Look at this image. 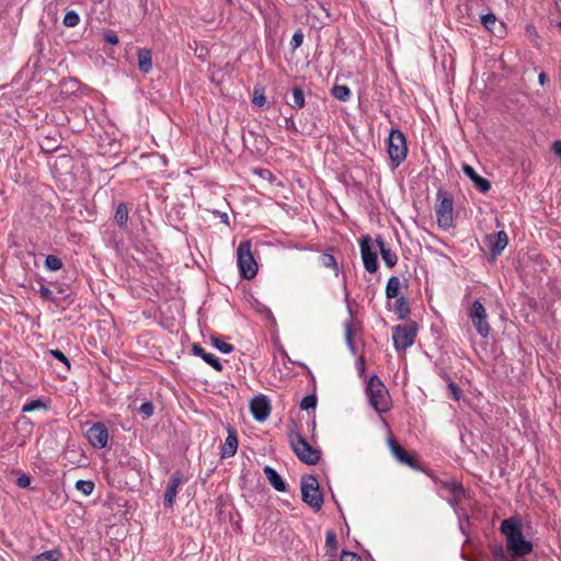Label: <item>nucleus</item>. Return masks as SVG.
Wrapping results in <instances>:
<instances>
[{
  "mask_svg": "<svg viewBox=\"0 0 561 561\" xmlns=\"http://www.w3.org/2000/svg\"><path fill=\"white\" fill-rule=\"evenodd\" d=\"M399 462L409 466L413 470H421L416 459L413 456H411L408 451Z\"/></svg>",
  "mask_w": 561,
  "mask_h": 561,
  "instance_id": "obj_48",
  "label": "nucleus"
},
{
  "mask_svg": "<svg viewBox=\"0 0 561 561\" xmlns=\"http://www.w3.org/2000/svg\"><path fill=\"white\" fill-rule=\"evenodd\" d=\"M227 433L228 436L226 437V440L220 450L221 458H230L234 456L238 449L239 442L237 431L232 426L228 425Z\"/></svg>",
  "mask_w": 561,
  "mask_h": 561,
  "instance_id": "obj_16",
  "label": "nucleus"
},
{
  "mask_svg": "<svg viewBox=\"0 0 561 561\" xmlns=\"http://www.w3.org/2000/svg\"><path fill=\"white\" fill-rule=\"evenodd\" d=\"M387 144H388L389 158H390L391 162L393 163V165L397 168L407 158V154H408L407 138L400 129L392 128L389 133Z\"/></svg>",
  "mask_w": 561,
  "mask_h": 561,
  "instance_id": "obj_5",
  "label": "nucleus"
},
{
  "mask_svg": "<svg viewBox=\"0 0 561 561\" xmlns=\"http://www.w3.org/2000/svg\"><path fill=\"white\" fill-rule=\"evenodd\" d=\"M38 293L42 298H44L47 301H54L55 297L53 295V291L45 285H41Z\"/></svg>",
  "mask_w": 561,
  "mask_h": 561,
  "instance_id": "obj_51",
  "label": "nucleus"
},
{
  "mask_svg": "<svg viewBox=\"0 0 561 561\" xmlns=\"http://www.w3.org/2000/svg\"><path fill=\"white\" fill-rule=\"evenodd\" d=\"M128 207L125 203H119L116 207L114 220L119 228H125L128 221Z\"/></svg>",
  "mask_w": 561,
  "mask_h": 561,
  "instance_id": "obj_26",
  "label": "nucleus"
},
{
  "mask_svg": "<svg viewBox=\"0 0 561 561\" xmlns=\"http://www.w3.org/2000/svg\"><path fill=\"white\" fill-rule=\"evenodd\" d=\"M419 325L415 321L396 325L392 329L393 346L397 351H404L415 342Z\"/></svg>",
  "mask_w": 561,
  "mask_h": 561,
  "instance_id": "obj_7",
  "label": "nucleus"
},
{
  "mask_svg": "<svg viewBox=\"0 0 561 561\" xmlns=\"http://www.w3.org/2000/svg\"><path fill=\"white\" fill-rule=\"evenodd\" d=\"M184 482V477L181 471H175L168 483L164 497H163V504L168 508H172L175 503V497L178 494L179 486Z\"/></svg>",
  "mask_w": 561,
  "mask_h": 561,
  "instance_id": "obj_15",
  "label": "nucleus"
},
{
  "mask_svg": "<svg viewBox=\"0 0 561 561\" xmlns=\"http://www.w3.org/2000/svg\"><path fill=\"white\" fill-rule=\"evenodd\" d=\"M481 23L489 32H491L493 35L497 37H503V35L505 34L504 23L497 21L495 14L493 13L482 15Z\"/></svg>",
  "mask_w": 561,
  "mask_h": 561,
  "instance_id": "obj_20",
  "label": "nucleus"
},
{
  "mask_svg": "<svg viewBox=\"0 0 561 561\" xmlns=\"http://www.w3.org/2000/svg\"><path fill=\"white\" fill-rule=\"evenodd\" d=\"M359 249L365 270L368 273H376L378 271V257L373 250V239L369 234L360 237Z\"/></svg>",
  "mask_w": 561,
  "mask_h": 561,
  "instance_id": "obj_10",
  "label": "nucleus"
},
{
  "mask_svg": "<svg viewBox=\"0 0 561 561\" xmlns=\"http://www.w3.org/2000/svg\"><path fill=\"white\" fill-rule=\"evenodd\" d=\"M46 408H47V405L43 399H35V400H31L27 403H25L22 408V411L25 413V412H33V411L39 410V409H46Z\"/></svg>",
  "mask_w": 561,
  "mask_h": 561,
  "instance_id": "obj_36",
  "label": "nucleus"
},
{
  "mask_svg": "<svg viewBox=\"0 0 561 561\" xmlns=\"http://www.w3.org/2000/svg\"><path fill=\"white\" fill-rule=\"evenodd\" d=\"M211 344L216 350H218L219 352H221L224 354H229L233 351V346L231 344H229L216 336L211 337Z\"/></svg>",
  "mask_w": 561,
  "mask_h": 561,
  "instance_id": "obj_35",
  "label": "nucleus"
},
{
  "mask_svg": "<svg viewBox=\"0 0 561 561\" xmlns=\"http://www.w3.org/2000/svg\"><path fill=\"white\" fill-rule=\"evenodd\" d=\"M286 127H287V129H289L290 131H293L295 134L298 133L296 124H295V122H294V119L291 117L286 118Z\"/></svg>",
  "mask_w": 561,
  "mask_h": 561,
  "instance_id": "obj_54",
  "label": "nucleus"
},
{
  "mask_svg": "<svg viewBox=\"0 0 561 561\" xmlns=\"http://www.w3.org/2000/svg\"><path fill=\"white\" fill-rule=\"evenodd\" d=\"M138 68L142 73H149L152 69V54L150 49H138Z\"/></svg>",
  "mask_w": 561,
  "mask_h": 561,
  "instance_id": "obj_22",
  "label": "nucleus"
},
{
  "mask_svg": "<svg viewBox=\"0 0 561 561\" xmlns=\"http://www.w3.org/2000/svg\"><path fill=\"white\" fill-rule=\"evenodd\" d=\"M334 251L333 248H330L329 250H327L325 252H323L320 256H319V263L323 266V267H327V268H333L334 272H335V275L337 276L339 275V266H337V262L334 257V255L332 254V252Z\"/></svg>",
  "mask_w": 561,
  "mask_h": 561,
  "instance_id": "obj_24",
  "label": "nucleus"
},
{
  "mask_svg": "<svg viewBox=\"0 0 561 561\" xmlns=\"http://www.w3.org/2000/svg\"><path fill=\"white\" fill-rule=\"evenodd\" d=\"M138 411L144 419H149L150 416L153 415L154 405L152 402L146 401L139 407Z\"/></svg>",
  "mask_w": 561,
  "mask_h": 561,
  "instance_id": "obj_42",
  "label": "nucleus"
},
{
  "mask_svg": "<svg viewBox=\"0 0 561 561\" xmlns=\"http://www.w3.org/2000/svg\"><path fill=\"white\" fill-rule=\"evenodd\" d=\"M399 462L409 466L413 470H421L416 459L413 456H411L408 451Z\"/></svg>",
  "mask_w": 561,
  "mask_h": 561,
  "instance_id": "obj_47",
  "label": "nucleus"
},
{
  "mask_svg": "<svg viewBox=\"0 0 561 561\" xmlns=\"http://www.w3.org/2000/svg\"><path fill=\"white\" fill-rule=\"evenodd\" d=\"M538 79H539L540 85H543L547 80V75L545 72H541V73H539Z\"/></svg>",
  "mask_w": 561,
  "mask_h": 561,
  "instance_id": "obj_56",
  "label": "nucleus"
},
{
  "mask_svg": "<svg viewBox=\"0 0 561 561\" xmlns=\"http://www.w3.org/2000/svg\"><path fill=\"white\" fill-rule=\"evenodd\" d=\"M104 41L110 45H117L119 38L113 30H106L103 34Z\"/></svg>",
  "mask_w": 561,
  "mask_h": 561,
  "instance_id": "obj_50",
  "label": "nucleus"
},
{
  "mask_svg": "<svg viewBox=\"0 0 561 561\" xmlns=\"http://www.w3.org/2000/svg\"><path fill=\"white\" fill-rule=\"evenodd\" d=\"M263 472L270 482V484L278 492H286L287 491V484L282 479V477L278 474V472L272 468L271 466H265L263 468Z\"/></svg>",
  "mask_w": 561,
  "mask_h": 561,
  "instance_id": "obj_21",
  "label": "nucleus"
},
{
  "mask_svg": "<svg viewBox=\"0 0 561 561\" xmlns=\"http://www.w3.org/2000/svg\"><path fill=\"white\" fill-rule=\"evenodd\" d=\"M448 390H449V396L453 400L459 401L461 399L462 391L457 383L449 381Z\"/></svg>",
  "mask_w": 561,
  "mask_h": 561,
  "instance_id": "obj_46",
  "label": "nucleus"
},
{
  "mask_svg": "<svg viewBox=\"0 0 561 561\" xmlns=\"http://www.w3.org/2000/svg\"><path fill=\"white\" fill-rule=\"evenodd\" d=\"M491 553L494 561H511L513 559L510 553L507 554L502 545H493Z\"/></svg>",
  "mask_w": 561,
  "mask_h": 561,
  "instance_id": "obj_31",
  "label": "nucleus"
},
{
  "mask_svg": "<svg viewBox=\"0 0 561 561\" xmlns=\"http://www.w3.org/2000/svg\"><path fill=\"white\" fill-rule=\"evenodd\" d=\"M462 172L474 183L476 187L481 193H486L490 191V188H491L490 181L488 179L479 175L471 165L463 164Z\"/></svg>",
  "mask_w": 561,
  "mask_h": 561,
  "instance_id": "obj_19",
  "label": "nucleus"
},
{
  "mask_svg": "<svg viewBox=\"0 0 561 561\" xmlns=\"http://www.w3.org/2000/svg\"><path fill=\"white\" fill-rule=\"evenodd\" d=\"M242 141H243V145L247 146V139L244 136L242 137Z\"/></svg>",
  "mask_w": 561,
  "mask_h": 561,
  "instance_id": "obj_62",
  "label": "nucleus"
},
{
  "mask_svg": "<svg viewBox=\"0 0 561 561\" xmlns=\"http://www.w3.org/2000/svg\"><path fill=\"white\" fill-rule=\"evenodd\" d=\"M45 266L49 271H58L62 267V262L58 256L49 254L45 259Z\"/></svg>",
  "mask_w": 561,
  "mask_h": 561,
  "instance_id": "obj_38",
  "label": "nucleus"
},
{
  "mask_svg": "<svg viewBox=\"0 0 561 561\" xmlns=\"http://www.w3.org/2000/svg\"><path fill=\"white\" fill-rule=\"evenodd\" d=\"M55 142H56V140L53 138H49V137L45 138V140H43L39 145L42 151L48 152V153L55 152L58 149V146Z\"/></svg>",
  "mask_w": 561,
  "mask_h": 561,
  "instance_id": "obj_43",
  "label": "nucleus"
},
{
  "mask_svg": "<svg viewBox=\"0 0 561 561\" xmlns=\"http://www.w3.org/2000/svg\"><path fill=\"white\" fill-rule=\"evenodd\" d=\"M251 241L240 242L237 249L238 267L240 275L245 279H252L257 273V264L251 252Z\"/></svg>",
  "mask_w": 561,
  "mask_h": 561,
  "instance_id": "obj_6",
  "label": "nucleus"
},
{
  "mask_svg": "<svg viewBox=\"0 0 561 561\" xmlns=\"http://www.w3.org/2000/svg\"><path fill=\"white\" fill-rule=\"evenodd\" d=\"M301 500L316 512L323 505V494L320 490L319 481L316 476L305 474L300 481Z\"/></svg>",
  "mask_w": 561,
  "mask_h": 561,
  "instance_id": "obj_3",
  "label": "nucleus"
},
{
  "mask_svg": "<svg viewBox=\"0 0 561 561\" xmlns=\"http://www.w3.org/2000/svg\"><path fill=\"white\" fill-rule=\"evenodd\" d=\"M54 286H55V288H57L59 294H65L66 290L64 289V287L60 284L55 283Z\"/></svg>",
  "mask_w": 561,
  "mask_h": 561,
  "instance_id": "obj_58",
  "label": "nucleus"
},
{
  "mask_svg": "<svg viewBox=\"0 0 561 561\" xmlns=\"http://www.w3.org/2000/svg\"><path fill=\"white\" fill-rule=\"evenodd\" d=\"M250 411L257 422H264L271 413V402L265 394L255 396L250 402Z\"/></svg>",
  "mask_w": 561,
  "mask_h": 561,
  "instance_id": "obj_13",
  "label": "nucleus"
},
{
  "mask_svg": "<svg viewBox=\"0 0 561 561\" xmlns=\"http://www.w3.org/2000/svg\"><path fill=\"white\" fill-rule=\"evenodd\" d=\"M79 23H80V15L75 10H70V11L66 12L64 20H62V24L65 26L75 27Z\"/></svg>",
  "mask_w": 561,
  "mask_h": 561,
  "instance_id": "obj_33",
  "label": "nucleus"
},
{
  "mask_svg": "<svg viewBox=\"0 0 561 561\" xmlns=\"http://www.w3.org/2000/svg\"><path fill=\"white\" fill-rule=\"evenodd\" d=\"M256 173H259L261 176H263V175H264V173H268V174L271 175V172H270V171H267V170H264V169H262V170H260V171H256Z\"/></svg>",
  "mask_w": 561,
  "mask_h": 561,
  "instance_id": "obj_59",
  "label": "nucleus"
},
{
  "mask_svg": "<svg viewBox=\"0 0 561 561\" xmlns=\"http://www.w3.org/2000/svg\"><path fill=\"white\" fill-rule=\"evenodd\" d=\"M356 364H357L359 374L362 375L365 370V358L363 356H359Z\"/></svg>",
  "mask_w": 561,
  "mask_h": 561,
  "instance_id": "obj_55",
  "label": "nucleus"
},
{
  "mask_svg": "<svg viewBox=\"0 0 561 561\" xmlns=\"http://www.w3.org/2000/svg\"><path fill=\"white\" fill-rule=\"evenodd\" d=\"M265 102H266V98L264 95V90L263 89H254L253 99H252L253 105L261 107L265 104Z\"/></svg>",
  "mask_w": 561,
  "mask_h": 561,
  "instance_id": "obj_45",
  "label": "nucleus"
},
{
  "mask_svg": "<svg viewBox=\"0 0 561 561\" xmlns=\"http://www.w3.org/2000/svg\"><path fill=\"white\" fill-rule=\"evenodd\" d=\"M344 291H345V294H344V298H345V300L347 301V300H348V296H350V295H348V291H347V289H346V284H345V283H344Z\"/></svg>",
  "mask_w": 561,
  "mask_h": 561,
  "instance_id": "obj_60",
  "label": "nucleus"
},
{
  "mask_svg": "<svg viewBox=\"0 0 561 561\" xmlns=\"http://www.w3.org/2000/svg\"><path fill=\"white\" fill-rule=\"evenodd\" d=\"M331 95L342 102H347L351 99L352 92L347 85L334 84L331 89Z\"/></svg>",
  "mask_w": 561,
  "mask_h": 561,
  "instance_id": "obj_27",
  "label": "nucleus"
},
{
  "mask_svg": "<svg viewBox=\"0 0 561 561\" xmlns=\"http://www.w3.org/2000/svg\"><path fill=\"white\" fill-rule=\"evenodd\" d=\"M486 317L485 307L480 300H474L469 311V318L478 334L482 337H488L491 331Z\"/></svg>",
  "mask_w": 561,
  "mask_h": 561,
  "instance_id": "obj_9",
  "label": "nucleus"
},
{
  "mask_svg": "<svg viewBox=\"0 0 561 561\" xmlns=\"http://www.w3.org/2000/svg\"><path fill=\"white\" fill-rule=\"evenodd\" d=\"M388 446L392 456L400 461L401 458L407 454V450L393 438L388 439Z\"/></svg>",
  "mask_w": 561,
  "mask_h": 561,
  "instance_id": "obj_32",
  "label": "nucleus"
},
{
  "mask_svg": "<svg viewBox=\"0 0 561 561\" xmlns=\"http://www.w3.org/2000/svg\"><path fill=\"white\" fill-rule=\"evenodd\" d=\"M61 552L58 549L44 551L33 558V561H59Z\"/></svg>",
  "mask_w": 561,
  "mask_h": 561,
  "instance_id": "obj_30",
  "label": "nucleus"
},
{
  "mask_svg": "<svg viewBox=\"0 0 561 561\" xmlns=\"http://www.w3.org/2000/svg\"><path fill=\"white\" fill-rule=\"evenodd\" d=\"M436 483L439 484L440 489L447 490L450 493V496L447 502L448 504L456 511L459 503L462 501V499L467 497V492L463 488V485L451 479V480H445V481H436Z\"/></svg>",
  "mask_w": 561,
  "mask_h": 561,
  "instance_id": "obj_11",
  "label": "nucleus"
},
{
  "mask_svg": "<svg viewBox=\"0 0 561 561\" xmlns=\"http://www.w3.org/2000/svg\"><path fill=\"white\" fill-rule=\"evenodd\" d=\"M220 218H221V221H222L224 224H227V225L229 224V216H228L226 213H222V214L220 215Z\"/></svg>",
  "mask_w": 561,
  "mask_h": 561,
  "instance_id": "obj_57",
  "label": "nucleus"
},
{
  "mask_svg": "<svg viewBox=\"0 0 561 561\" xmlns=\"http://www.w3.org/2000/svg\"><path fill=\"white\" fill-rule=\"evenodd\" d=\"M375 242L379 249L381 259L383 260L385 264L391 268L393 267L398 262V255L396 252H393L385 242L381 234H378L375 239Z\"/></svg>",
  "mask_w": 561,
  "mask_h": 561,
  "instance_id": "obj_18",
  "label": "nucleus"
},
{
  "mask_svg": "<svg viewBox=\"0 0 561 561\" xmlns=\"http://www.w3.org/2000/svg\"><path fill=\"white\" fill-rule=\"evenodd\" d=\"M31 482H32V479L30 476L27 474H21L18 479H16V485L21 489H26L31 485Z\"/></svg>",
  "mask_w": 561,
  "mask_h": 561,
  "instance_id": "obj_52",
  "label": "nucleus"
},
{
  "mask_svg": "<svg viewBox=\"0 0 561 561\" xmlns=\"http://www.w3.org/2000/svg\"><path fill=\"white\" fill-rule=\"evenodd\" d=\"M249 135L254 137L255 138V142L257 144L255 146L256 150H262V147L264 149H267L268 148V144H270V140L267 137L263 136V135H256L255 133L253 131H249Z\"/></svg>",
  "mask_w": 561,
  "mask_h": 561,
  "instance_id": "obj_44",
  "label": "nucleus"
},
{
  "mask_svg": "<svg viewBox=\"0 0 561 561\" xmlns=\"http://www.w3.org/2000/svg\"><path fill=\"white\" fill-rule=\"evenodd\" d=\"M341 561H362V559L357 553L344 550L341 553Z\"/></svg>",
  "mask_w": 561,
  "mask_h": 561,
  "instance_id": "obj_53",
  "label": "nucleus"
},
{
  "mask_svg": "<svg viewBox=\"0 0 561 561\" xmlns=\"http://www.w3.org/2000/svg\"><path fill=\"white\" fill-rule=\"evenodd\" d=\"M344 331H345V342H346L347 348L350 350V352L353 355H356L357 354V348H356V346L354 344V341H353L354 331H353V327H352V322L351 321L345 322Z\"/></svg>",
  "mask_w": 561,
  "mask_h": 561,
  "instance_id": "obj_29",
  "label": "nucleus"
},
{
  "mask_svg": "<svg viewBox=\"0 0 561 561\" xmlns=\"http://www.w3.org/2000/svg\"><path fill=\"white\" fill-rule=\"evenodd\" d=\"M394 299L396 301L392 307L393 312L397 314L399 320H405L411 313L408 299L403 296L397 297Z\"/></svg>",
  "mask_w": 561,
  "mask_h": 561,
  "instance_id": "obj_23",
  "label": "nucleus"
},
{
  "mask_svg": "<svg viewBox=\"0 0 561 561\" xmlns=\"http://www.w3.org/2000/svg\"><path fill=\"white\" fill-rule=\"evenodd\" d=\"M558 27L561 30V21L558 23Z\"/></svg>",
  "mask_w": 561,
  "mask_h": 561,
  "instance_id": "obj_64",
  "label": "nucleus"
},
{
  "mask_svg": "<svg viewBox=\"0 0 561 561\" xmlns=\"http://www.w3.org/2000/svg\"><path fill=\"white\" fill-rule=\"evenodd\" d=\"M484 243L490 250L491 257L495 260L507 247L508 236L504 230H501L495 233L488 234L484 238Z\"/></svg>",
  "mask_w": 561,
  "mask_h": 561,
  "instance_id": "obj_12",
  "label": "nucleus"
},
{
  "mask_svg": "<svg viewBox=\"0 0 561 561\" xmlns=\"http://www.w3.org/2000/svg\"><path fill=\"white\" fill-rule=\"evenodd\" d=\"M226 2L230 4V3H232V0H226Z\"/></svg>",
  "mask_w": 561,
  "mask_h": 561,
  "instance_id": "obj_63",
  "label": "nucleus"
},
{
  "mask_svg": "<svg viewBox=\"0 0 561 561\" xmlns=\"http://www.w3.org/2000/svg\"><path fill=\"white\" fill-rule=\"evenodd\" d=\"M94 486V482L91 480H78L76 482V489L87 496L93 492Z\"/></svg>",
  "mask_w": 561,
  "mask_h": 561,
  "instance_id": "obj_34",
  "label": "nucleus"
},
{
  "mask_svg": "<svg viewBox=\"0 0 561 561\" xmlns=\"http://www.w3.org/2000/svg\"><path fill=\"white\" fill-rule=\"evenodd\" d=\"M192 353L201 357L205 363L211 366L216 371H222L224 366L219 358L214 354L206 352L198 343L192 344Z\"/></svg>",
  "mask_w": 561,
  "mask_h": 561,
  "instance_id": "obj_17",
  "label": "nucleus"
},
{
  "mask_svg": "<svg viewBox=\"0 0 561 561\" xmlns=\"http://www.w3.org/2000/svg\"><path fill=\"white\" fill-rule=\"evenodd\" d=\"M317 402H318V399H317V396L314 393L312 394H308L306 397L302 398V400L300 401V409L301 410H314L316 407H317Z\"/></svg>",
  "mask_w": 561,
  "mask_h": 561,
  "instance_id": "obj_37",
  "label": "nucleus"
},
{
  "mask_svg": "<svg viewBox=\"0 0 561 561\" xmlns=\"http://www.w3.org/2000/svg\"><path fill=\"white\" fill-rule=\"evenodd\" d=\"M533 31H535V27H534V26H528V27H527V32H528V33H533Z\"/></svg>",
  "mask_w": 561,
  "mask_h": 561,
  "instance_id": "obj_61",
  "label": "nucleus"
},
{
  "mask_svg": "<svg viewBox=\"0 0 561 561\" xmlns=\"http://www.w3.org/2000/svg\"><path fill=\"white\" fill-rule=\"evenodd\" d=\"M290 446L299 460L306 465H316L321 458V451L312 447L300 434L290 439Z\"/></svg>",
  "mask_w": 561,
  "mask_h": 561,
  "instance_id": "obj_8",
  "label": "nucleus"
},
{
  "mask_svg": "<svg viewBox=\"0 0 561 561\" xmlns=\"http://www.w3.org/2000/svg\"><path fill=\"white\" fill-rule=\"evenodd\" d=\"M435 213L439 228L447 230L454 226V198L449 193L437 192Z\"/></svg>",
  "mask_w": 561,
  "mask_h": 561,
  "instance_id": "obj_4",
  "label": "nucleus"
},
{
  "mask_svg": "<svg viewBox=\"0 0 561 561\" xmlns=\"http://www.w3.org/2000/svg\"><path fill=\"white\" fill-rule=\"evenodd\" d=\"M399 462L409 466L413 470H421L416 459L413 456H411L408 451Z\"/></svg>",
  "mask_w": 561,
  "mask_h": 561,
  "instance_id": "obj_49",
  "label": "nucleus"
},
{
  "mask_svg": "<svg viewBox=\"0 0 561 561\" xmlns=\"http://www.w3.org/2000/svg\"><path fill=\"white\" fill-rule=\"evenodd\" d=\"M304 32L301 28H298L296 30V32L294 33L293 37H291V41H290V48L293 51H295L296 49H298L302 42H304Z\"/></svg>",
  "mask_w": 561,
  "mask_h": 561,
  "instance_id": "obj_39",
  "label": "nucleus"
},
{
  "mask_svg": "<svg viewBox=\"0 0 561 561\" xmlns=\"http://www.w3.org/2000/svg\"><path fill=\"white\" fill-rule=\"evenodd\" d=\"M325 547L331 551H335L337 549L336 535H335L334 530H332V529L327 531Z\"/></svg>",
  "mask_w": 561,
  "mask_h": 561,
  "instance_id": "obj_41",
  "label": "nucleus"
},
{
  "mask_svg": "<svg viewBox=\"0 0 561 561\" xmlns=\"http://www.w3.org/2000/svg\"><path fill=\"white\" fill-rule=\"evenodd\" d=\"M89 443L94 447L102 449L108 442V430L103 423L93 424L85 433Z\"/></svg>",
  "mask_w": 561,
  "mask_h": 561,
  "instance_id": "obj_14",
  "label": "nucleus"
},
{
  "mask_svg": "<svg viewBox=\"0 0 561 561\" xmlns=\"http://www.w3.org/2000/svg\"><path fill=\"white\" fill-rule=\"evenodd\" d=\"M293 102L288 103L293 108L298 110L305 106V93L301 88L294 87L291 90Z\"/></svg>",
  "mask_w": 561,
  "mask_h": 561,
  "instance_id": "obj_28",
  "label": "nucleus"
},
{
  "mask_svg": "<svg viewBox=\"0 0 561 561\" xmlns=\"http://www.w3.org/2000/svg\"><path fill=\"white\" fill-rule=\"evenodd\" d=\"M400 286H401V282L399 279V277L391 276L388 279L387 285H386V297L388 300L400 297L399 296Z\"/></svg>",
  "mask_w": 561,
  "mask_h": 561,
  "instance_id": "obj_25",
  "label": "nucleus"
},
{
  "mask_svg": "<svg viewBox=\"0 0 561 561\" xmlns=\"http://www.w3.org/2000/svg\"><path fill=\"white\" fill-rule=\"evenodd\" d=\"M501 533L506 539V549L513 559H519L529 554L534 546L523 535L522 524L517 517H510L501 523Z\"/></svg>",
  "mask_w": 561,
  "mask_h": 561,
  "instance_id": "obj_1",
  "label": "nucleus"
},
{
  "mask_svg": "<svg viewBox=\"0 0 561 561\" xmlns=\"http://www.w3.org/2000/svg\"><path fill=\"white\" fill-rule=\"evenodd\" d=\"M49 354L57 360L61 362L65 366H66V369L67 371L70 370V360L69 358L58 348L56 350H50L49 351Z\"/></svg>",
  "mask_w": 561,
  "mask_h": 561,
  "instance_id": "obj_40",
  "label": "nucleus"
},
{
  "mask_svg": "<svg viewBox=\"0 0 561 561\" xmlns=\"http://www.w3.org/2000/svg\"><path fill=\"white\" fill-rule=\"evenodd\" d=\"M366 393L369 404L376 412L381 414L390 411L392 402L389 391L377 375L369 378L366 386Z\"/></svg>",
  "mask_w": 561,
  "mask_h": 561,
  "instance_id": "obj_2",
  "label": "nucleus"
}]
</instances>
